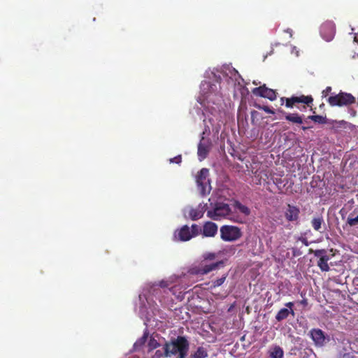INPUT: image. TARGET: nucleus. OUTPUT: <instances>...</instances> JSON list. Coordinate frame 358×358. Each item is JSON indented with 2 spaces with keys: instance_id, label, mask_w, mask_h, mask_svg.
Wrapping results in <instances>:
<instances>
[{
  "instance_id": "obj_29",
  "label": "nucleus",
  "mask_w": 358,
  "mask_h": 358,
  "mask_svg": "<svg viewBox=\"0 0 358 358\" xmlns=\"http://www.w3.org/2000/svg\"><path fill=\"white\" fill-rule=\"evenodd\" d=\"M203 262L206 261V260H213L215 259L216 255L213 252H207V253L203 254Z\"/></svg>"
},
{
  "instance_id": "obj_31",
  "label": "nucleus",
  "mask_w": 358,
  "mask_h": 358,
  "mask_svg": "<svg viewBox=\"0 0 358 358\" xmlns=\"http://www.w3.org/2000/svg\"><path fill=\"white\" fill-rule=\"evenodd\" d=\"M259 108L263 110L268 114H275V111L267 106H264L262 107L259 106Z\"/></svg>"
},
{
  "instance_id": "obj_1",
  "label": "nucleus",
  "mask_w": 358,
  "mask_h": 358,
  "mask_svg": "<svg viewBox=\"0 0 358 358\" xmlns=\"http://www.w3.org/2000/svg\"><path fill=\"white\" fill-rule=\"evenodd\" d=\"M165 357L186 358L189 350V342L185 336H178L166 341L163 345Z\"/></svg>"
},
{
  "instance_id": "obj_37",
  "label": "nucleus",
  "mask_w": 358,
  "mask_h": 358,
  "mask_svg": "<svg viewBox=\"0 0 358 358\" xmlns=\"http://www.w3.org/2000/svg\"><path fill=\"white\" fill-rule=\"evenodd\" d=\"M301 303L303 304V306H307V304H308L307 300L306 299L302 300L301 301Z\"/></svg>"
},
{
  "instance_id": "obj_9",
  "label": "nucleus",
  "mask_w": 358,
  "mask_h": 358,
  "mask_svg": "<svg viewBox=\"0 0 358 358\" xmlns=\"http://www.w3.org/2000/svg\"><path fill=\"white\" fill-rule=\"evenodd\" d=\"M283 214L287 222H298L300 215V208L293 204L287 203L284 208Z\"/></svg>"
},
{
  "instance_id": "obj_10",
  "label": "nucleus",
  "mask_w": 358,
  "mask_h": 358,
  "mask_svg": "<svg viewBox=\"0 0 358 358\" xmlns=\"http://www.w3.org/2000/svg\"><path fill=\"white\" fill-rule=\"evenodd\" d=\"M252 92L255 96L266 98L270 101H274L277 98L276 92L274 90L267 87L265 84L254 88Z\"/></svg>"
},
{
  "instance_id": "obj_16",
  "label": "nucleus",
  "mask_w": 358,
  "mask_h": 358,
  "mask_svg": "<svg viewBox=\"0 0 358 358\" xmlns=\"http://www.w3.org/2000/svg\"><path fill=\"white\" fill-rule=\"evenodd\" d=\"M203 140L204 138H202L200 143L198 145L197 154L200 161H202L205 158H206L210 150L208 145L203 142Z\"/></svg>"
},
{
  "instance_id": "obj_4",
  "label": "nucleus",
  "mask_w": 358,
  "mask_h": 358,
  "mask_svg": "<svg viewBox=\"0 0 358 358\" xmlns=\"http://www.w3.org/2000/svg\"><path fill=\"white\" fill-rule=\"evenodd\" d=\"M281 105L285 103V106L289 108H292L297 103H304L303 106L304 110L306 107H312L313 102V98L311 95H301V96H292L291 97H281L280 98Z\"/></svg>"
},
{
  "instance_id": "obj_24",
  "label": "nucleus",
  "mask_w": 358,
  "mask_h": 358,
  "mask_svg": "<svg viewBox=\"0 0 358 358\" xmlns=\"http://www.w3.org/2000/svg\"><path fill=\"white\" fill-rule=\"evenodd\" d=\"M226 278H227V275H224L221 278H220L213 281L212 282L211 287L212 288H215L217 287L221 286L224 282V281L226 280Z\"/></svg>"
},
{
  "instance_id": "obj_34",
  "label": "nucleus",
  "mask_w": 358,
  "mask_h": 358,
  "mask_svg": "<svg viewBox=\"0 0 358 358\" xmlns=\"http://www.w3.org/2000/svg\"><path fill=\"white\" fill-rule=\"evenodd\" d=\"M159 286L162 288L167 287L169 286V283L166 281L162 280L159 283Z\"/></svg>"
},
{
  "instance_id": "obj_18",
  "label": "nucleus",
  "mask_w": 358,
  "mask_h": 358,
  "mask_svg": "<svg viewBox=\"0 0 358 358\" xmlns=\"http://www.w3.org/2000/svg\"><path fill=\"white\" fill-rule=\"evenodd\" d=\"M204 214V206L200 204L196 208H191L189 211V216L192 220H197L203 217Z\"/></svg>"
},
{
  "instance_id": "obj_30",
  "label": "nucleus",
  "mask_w": 358,
  "mask_h": 358,
  "mask_svg": "<svg viewBox=\"0 0 358 358\" xmlns=\"http://www.w3.org/2000/svg\"><path fill=\"white\" fill-rule=\"evenodd\" d=\"M169 161L170 163H176L180 164L182 162V157L181 155H178L173 158L170 159Z\"/></svg>"
},
{
  "instance_id": "obj_38",
  "label": "nucleus",
  "mask_w": 358,
  "mask_h": 358,
  "mask_svg": "<svg viewBox=\"0 0 358 358\" xmlns=\"http://www.w3.org/2000/svg\"><path fill=\"white\" fill-rule=\"evenodd\" d=\"M310 119H307V117L303 119V124H308V120Z\"/></svg>"
},
{
  "instance_id": "obj_12",
  "label": "nucleus",
  "mask_w": 358,
  "mask_h": 358,
  "mask_svg": "<svg viewBox=\"0 0 358 358\" xmlns=\"http://www.w3.org/2000/svg\"><path fill=\"white\" fill-rule=\"evenodd\" d=\"M307 119H310L315 123L324 124H331L333 127L336 125H343L346 124V122L344 120L342 121H336V120H330L327 119L326 116L319 115H313L307 117Z\"/></svg>"
},
{
  "instance_id": "obj_36",
  "label": "nucleus",
  "mask_w": 358,
  "mask_h": 358,
  "mask_svg": "<svg viewBox=\"0 0 358 358\" xmlns=\"http://www.w3.org/2000/svg\"><path fill=\"white\" fill-rule=\"evenodd\" d=\"M311 128H313V126H311V125H308V126L303 125V126H301V129L303 131H306V130H308L309 129H311Z\"/></svg>"
},
{
  "instance_id": "obj_22",
  "label": "nucleus",
  "mask_w": 358,
  "mask_h": 358,
  "mask_svg": "<svg viewBox=\"0 0 358 358\" xmlns=\"http://www.w3.org/2000/svg\"><path fill=\"white\" fill-rule=\"evenodd\" d=\"M322 224H324V220L322 217H313L311 221L313 228L317 231H320Z\"/></svg>"
},
{
  "instance_id": "obj_33",
  "label": "nucleus",
  "mask_w": 358,
  "mask_h": 358,
  "mask_svg": "<svg viewBox=\"0 0 358 358\" xmlns=\"http://www.w3.org/2000/svg\"><path fill=\"white\" fill-rule=\"evenodd\" d=\"M162 357H164V352L158 350L155 352V355L152 356V358H162Z\"/></svg>"
},
{
  "instance_id": "obj_19",
  "label": "nucleus",
  "mask_w": 358,
  "mask_h": 358,
  "mask_svg": "<svg viewBox=\"0 0 358 358\" xmlns=\"http://www.w3.org/2000/svg\"><path fill=\"white\" fill-rule=\"evenodd\" d=\"M291 314L292 316H294V311L293 309L289 310L287 308H281L275 315V320L278 322H280L283 320H285L288 317L289 315Z\"/></svg>"
},
{
  "instance_id": "obj_3",
  "label": "nucleus",
  "mask_w": 358,
  "mask_h": 358,
  "mask_svg": "<svg viewBox=\"0 0 358 358\" xmlns=\"http://www.w3.org/2000/svg\"><path fill=\"white\" fill-rule=\"evenodd\" d=\"M220 238L226 242H234L240 239L243 232L240 227L234 225H223L220 227Z\"/></svg>"
},
{
  "instance_id": "obj_39",
  "label": "nucleus",
  "mask_w": 358,
  "mask_h": 358,
  "mask_svg": "<svg viewBox=\"0 0 358 358\" xmlns=\"http://www.w3.org/2000/svg\"><path fill=\"white\" fill-rule=\"evenodd\" d=\"M355 41L358 42V36H355Z\"/></svg>"
},
{
  "instance_id": "obj_35",
  "label": "nucleus",
  "mask_w": 358,
  "mask_h": 358,
  "mask_svg": "<svg viewBox=\"0 0 358 358\" xmlns=\"http://www.w3.org/2000/svg\"><path fill=\"white\" fill-rule=\"evenodd\" d=\"M285 306L289 308V310H291V309H292V307L294 306V303L293 302H287L285 303Z\"/></svg>"
},
{
  "instance_id": "obj_11",
  "label": "nucleus",
  "mask_w": 358,
  "mask_h": 358,
  "mask_svg": "<svg viewBox=\"0 0 358 358\" xmlns=\"http://www.w3.org/2000/svg\"><path fill=\"white\" fill-rule=\"evenodd\" d=\"M335 24L331 21H327L324 22L320 27L321 36L326 41H331L335 36Z\"/></svg>"
},
{
  "instance_id": "obj_32",
  "label": "nucleus",
  "mask_w": 358,
  "mask_h": 358,
  "mask_svg": "<svg viewBox=\"0 0 358 358\" xmlns=\"http://www.w3.org/2000/svg\"><path fill=\"white\" fill-rule=\"evenodd\" d=\"M332 88L330 86L327 87L322 92V97H327L329 94L331 92Z\"/></svg>"
},
{
  "instance_id": "obj_26",
  "label": "nucleus",
  "mask_w": 358,
  "mask_h": 358,
  "mask_svg": "<svg viewBox=\"0 0 358 358\" xmlns=\"http://www.w3.org/2000/svg\"><path fill=\"white\" fill-rule=\"evenodd\" d=\"M347 224L350 227H354L358 224V215L355 217H348L347 220Z\"/></svg>"
},
{
  "instance_id": "obj_14",
  "label": "nucleus",
  "mask_w": 358,
  "mask_h": 358,
  "mask_svg": "<svg viewBox=\"0 0 358 358\" xmlns=\"http://www.w3.org/2000/svg\"><path fill=\"white\" fill-rule=\"evenodd\" d=\"M175 236L180 241H187L192 238L190 229L187 225L182 226L178 231H176Z\"/></svg>"
},
{
  "instance_id": "obj_6",
  "label": "nucleus",
  "mask_w": 358,
  "mask_h": 358,
  "mask_svg": "<svg viewBox=\"0 0 358 358\" xmlns=\"http://www.w3.org/2000/svg\"><path fill=\"white\" fill-rule=\"evenodd\" d=\"M230 213L231 208L227 203H217L213 210L207 212V216L214 220H220L229 215Z\"/></svg>"
},
{
  "instance_id": "obj_28",
  "label": "nucleus",
  "mask_w": 358,
  "mask_h": 358,
  "mask_svg": "<svg viewBox=\"0 0 358 358\" xmlns=\"http://www.w3.org/2000/svg\"><path fill=\"white\" fill-rule=\"evenodd\" d=\"M148 346L150 350H153L159 346V343L155 338H150L148 342Z\"/></svg>"
},
{
  "instance_id": "obj_8",
  "label": "nucleus",
  "mask_w": 358,
  "mask_h": 358,
  "mask_svg": "<svg viewBox=\"0 0 358 358\" xmlns=\"http://www.w3.org/2000/svg\"><path fill=\"white\" fill-rule=\"evenodd\" d=\"M311 252L313 253L315 257L319 259L317 266L320 270L322 271H329L330 268L328 264V261L330 259V257L327 255V250L325 249L315 250H311Z\"/></svg>"
},
{
  "instance_id": "obj_7",
  "label": "nucleus",
  "mask_w": 358,
  "mask_h": 358,
  "mask_svg": "<svg viewBox=\"0 0 358 358\" xmlns=\"http://www.w3.org/2000/svg\"><path fill=\"white\" fill-rule=\"evenodd\" d=\"M221 264H223L222 261H219L210 264H206L203 261L199 266L192 268L190 269V273L194 275H205L213 270L217 269Z\"/></svg>"
},
{
  "instance_id": "obj_15",
  "label": "nucleus",
  "mask_w": 358,
  "mask_h": 358,
  "mask_svg": "<svg viewBox=\"0 0 358 358\" xmlns=\"http://www.w3.org/2000/svg\"><path fill=\"white\" fill-rule=\"evenodd\" d=\"M310 336L315 344L322 345L325 341L324 332L320 329H313L310 331Z\"/></svg>"
},
{
  "instance_id": "obj_2",
  "label": "nucleus",
  "mask_w": 358,
  "mask_h": 358,
  "mask_svg": "<svg viewBox=\"0 0 358 358\" xmlns=\"http://www.w3.org/2000/svg\"><path fill=\"white\" fill-rule=\"evenodd\" d=\"M327 101L331 107H342L355 103L356 99L352 94L341 92L337 94H332Z\"/></svg>"
},
{
  "instance_id": "obj_5",
  "label": "nucleus",
  "mask_w": 358,
  "mask_h": 358,
  "mask_svg": "<svg viewBox=\"0 0 358 358\" xmlns=\"http://www.w3.org/2000/svg\"><path fill=\"white\" fill-rule=\"evenodd\" d=\"M208 176L209 170L208 169L203 168L198 172L196 176V182L202 196L209 194L211 189Z\"/></svg>"
},
{
  "instance_id": "obj_13",
  "label": "nucleus",
  "mask_w": 358,
  "mask_h": 358,
  "mask_svg": "<svg viewBox=\"0 0 358 358\" xmlns=\"http://www.w3.org/2000/svg\"><path fill=\"white\" fill-rule=\"evenodd\" d=\"M217 233V225L212 222H206L203 227L202 234L206 237H214Z\"/></svg>"
},
{
  "instance_id": "obj_20",
  "label": "nucleus",
  "mask_w": 358,
  "mask_h": 358,
  "mask_svg": "<svg viewBox=\"0 0 358 358\" xmlns=\"http://www.w3.org/2000/svg\"><path fill=\"white\" fill-rule=\"evenodd\" d=\"M268 354L271 358H282L284 352L280 346L275 345L270 348Z\"/></svg>"
},
{
  "instance_id": "obj_25",
  "label": "nucleus",
  "mask_w": 358,
  "mask_h": 358,
  "mask_svg": "<svg viewBox=\"0 0 358 358\" xmlns=\"http://www.w3.org/2000/svg\"><path fill=\"white\" fill-rule=\"evenodd\" d=\"M189 229L192 238L198 236L201 231V228L196 224H193Z\"/></svg>"
},
{
  "instance_id": "obj_23",
  "label": "nucleus",
  "mask_w": 358,
  "mask_h": 358,
  "mask_svg": "<svg viewBox=\"0 0 358 358\" xmlns=\"http://www.w3.org/2000/svg\"><path fill=\"white\" fill-rule=\"evenodd\" d=\"M235 207L245 215H249L251 213L250 209L248 206L243 205L239 201L235 203Z\"/></svg>"
},
{
  "instance_id": "obj_21",
  "label": "nucleus",
  "mask_w": 358,
  "mask_h": 358,
  "mask_svg": "<svg viewBox=\"0 0 358 358\" xmlns=\"http://www.w3.org/2000/svg\"><path fill=\"white\" fill-rule=\"evenodd\" d=\"M208 356V353L206 348L200 346L191 355L190 358H207Z\"/></svg>"
},
{
  "instance_id": "obj_17",
  "label": "nucleus",
  "mask_w": 358,
  "mask_h": 358,
  "mask_svg": "<svg viewBox=\"0 0 358 358\" xmlns=\"http://www.w3.org/2000/svg\"><path fill=\"white\" fill-rule=\"evenodd\" d=\"M303 117L297 113H285V119L292 124H303Z\"/></svg>"
},
{
  "instance_id": "obj_27",
  "label": "nucleus",
  "mask_w": 358,
  "mask_h": 358,
  "mask_svg": "<svg viewBox=\"0 0 358 358\" xmlns=\"http://www.w3.org/2000/svg\"><path fill=\"white\" fill-rule=\"evenodd\" d=\"M148 336V333H146V332L144 333L143 336L135 343L134 346L143 345L147 341Z\"/></svg>"
}]
</instances>
